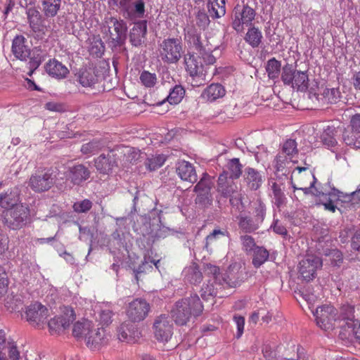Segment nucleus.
<instances>
[{
  "label": "nucleus",
  "instance_id": "35",
  "mask_svg": "<svg viewBox=\"0 0 360 360\" xmlns=\"http://www.w3.org/2000/svg\"><path fill=\"white\" fill-rule=\"evenodd\" d=\"M342 140L347 146L352 148L360 149V133L345 128L342 132Z\"/></svg>",
  "mask_w": 360,
  "mask_h": 360
},
{
  "label": "nucleus",
  "instance_id": "60",
  "mask_svg": "<svg viewBox=\"0 0 360 360\" xmlns=\"http://www.w3.org/2000/svg\"><path fill=\"white\" fill-rule=\"evenodd\" d=\"M347 128L360 133V113H356L350 117Z\"/></svg>",
  "mask_w": 360,
  "mask_h": 360
},
{
  "label": "nucleus",
  "instance_id": "52",
  "mask_svg": "<svg viewBox=\"0 0 360 360\" xmlns=\"http://www.w3.org/2000/svg\"><path fill=\"white\" fill-rule=\"evenodd\" d=\"M92 202L89 199H84L81 201L75 202L72 205L74 212L77 213H86L92 207Z\"/></svg>",
  "mask_w": 360,
  "mask_h": 360
},
{
  "label": "nucleus",
  "instance_id": "3",
  "mask_svg": "<svg viewBox=\"0 0 360 360\" xmlns=\"http://www.w3.org/2000/svg\"><path fill=\"white\" fill-rule=\"evenodd\" d=\"M159 56L161 60L167 64H176L181 58L183 44L178 38L169 37L165 39L159 45Z\"/></svg>",
  "mask_w": 360,
  "mask_h": 360
},
{
  "label": "nucleus",
  "instance_id": "15",
  "mask_svg": "<svg viewBox=\"0 0 360 360\" xmlns=\"http://www.w3.org/2000/svg\"><path fill=\"white\" fill-rule=\"evenodd\" d=\"M150 304L143 299H135L129 304L127 315L132 322H140L148 314Z\"/></svg>",
  "mask_w": 360,
  "mask_h": 360
},
{
  "label": "nucleus",
  "instance_id": "6",
  "mask_svg": "<svg viewBox=\"0 0 360 360\" xmlns=\"http://www.w3.org/2000/svg\"><path fill=\"white\" fill-rule=\"evenodd\" d=\"M281 80L285 85L290 86L301 91H306L309 86L307 72L297 70L290 64H286L283 67Z\"/></svg>",
  "mask_w": 360,
  "mask_h": 360
},
{
  "label": "nucleus",
  "instance_id": "63",
  "mask_svg": "<svg viewBox=\"0 0 360 360\" xmlns=\"http://www.w3.org/2000/svg\"><path fill=\"white\" fill-rule=\"evenodd\" d=\"M332 264L335 266H339L343 260L342 254L338 250H333L330 253Z\"/></svg>",
  "mask_w": 360,
  "mask_h": 360
},
{
  "label": "nucleus",
  "instance_id": "13",
  "mask_svg": "<svg viewBox=\"0 0 360 360\" xmlns=\"http://www.w3.org/2000/svg\"><path fill=\"white\" fill-rule=\"evenodd\" d=\"M314 315L317 326L323 330H333L337 322V310L331 305L325 304L318 307Z\"/></svg>",
  "mask_w": 360,
  "mask_h": 360
},
{
  "label": "nucleus",
  "instance_id": "26",
  "mask_svg": "<svg viewBox=\"0 0 360 360\" xmlns=\"http://www.w3.org/2000/svg\"><path fill=\"white\" fill-rule=\"evenodd\" d=\"M46 73L56 79H64L69 74V70L61 62L56 59H50L44 66Z\"/></svg>",
  "mask_w": 360,
  "mask_h": 360
},
{
  "label": "nucleus",
  "instance_id": "64",
  "mask_svg": "<svg viewBox=\"0 0 360 360\" xmlns=\"http://www.w3.org/2000/svg\"><path fill=\"white\" fill-rule=\"evenodd\" d=\"M112 311L109 309L103 310L100 313V321L102 326H108L111 322Z\"/></svg>",
  "mask_w": 360,
  "mask_h": 360
},
{
  "label": "nucleus",
  "instance_id": "28",
  "mask_svg": "<svg viewBox=\"0 0 360 360\" xmlns=\"http://www.w3.org/2000/svg\"><path fill=\"white\" fill-rule=\"evenodd\" d=\"M354 307L349 304H343L340 309L339 314L336 315L337 322L342 328H350L356 321L354 319Z\"/></svg>",
  "mask_w": 360,
  "mask_h": 360
},
{
  "label": "nucleus",
  "instance_id": "32",
  "mask_svg": "<svg viewBox=\"0 0 360 360\" xmlns=\"http://www.w3.org/2000/svg\"><path fill=\"white\" fill-rule=\"evenodd\" d=\"M226 91L220 84H212L202 93L201 96L207 101L212 102L225 95Z\"/></svg>",
  "mask_w": 360,
  "mask_h": 360
},
{
  "label": "nucleus",
  "instance_id": "14",
  "mask_svg": "<svg viewBox=\"0 0 360 360\" xmlns=\"http://www.w3.org/2000/svg\"><path fill=\"white\" fill-rule=\"evenodd\" d=\"M154 334L159 342H168L173 335V323L168 315L161 314L153 323Z\"/></svg>",
  "mask_w": 360,
  "mask_h": 360
},
{
  "label": "nucleus",
  "instance_id": "33",
  "mask_svg": "<svg viewBox=\"0 0 360 360\" xmlns=\"http://www.w3.org/2000/svg\"><path fill=\"white\" fill-rule=\"evenodd\" d=\"M185 89L181 85H175L169 91V95L158 105H162L167 101L171 105H176L179 103L185 96Z\"/></svg>",
  "mask_w": 360,
  "mask_h": 360
},
{
  "label": "nucleus",
  "instance_id": "22",
  "mask_svg": "<svg viewBox=\"0 0 360 360\" xmlns=\"http://www.w3.org/2000/svg\"><path fill=\"white\" fill-rule=\"evenodd\" d=\"M91 176L89 169L83 164H77L70 167L68 170V178L74 185H81L88 180Z\"/></svg>",
  "mask_w": 360,
  "mask_h": 360
},
{
  "label": "nucleus",
  "instance_id": "25",
  "mask_svg": "<svg viewBox=\"0 0 360 360\" xmlns=\"http://www.w3.org/2000/svg\"><path fill=\"white\" fill-rule=\"evenodd\" d=\"M243 177L246 186L252 191L259 189L264 182V176L261 172L250 167L245 169Z\"/></svg>",
  "mask_w": 360,
  "mask_h": 360
},
{
  "label": "nucleus",
  "instance_id": "56",
  "mask_svg": "<svg viewBox=\"0 0 360 360\" xmlns=\"http://www.w3.org/2000/svg\"><path fill=\"white\" fill-rule=\"evenodd\" d=\"M195 22L200 29L205 30L208 27L210 21L209 16L205 12L199 11L195 17Z\"/></svg>",
  "mask_w": 360,
  "mask_h": 360
},
{
  "label": "nucleus",
  "instance_id": "8",
  "mask_svg": "<svg viewBox=\"0 0 360 360\" xmlns=\"http://www.w3.org/2000/svg\"><path fill=\"white\" fill-rule=\"evenodd\" d=\"M316 178L308 167H297L291 174L290 182L294 191L301 190L305 194L310 192V189L316 183Z\"/></svg>",
  "mask_w": 360,
  "mask_h": 360
},
{
  "label": "nucleus",
  "instance_id": "59",
  "mask_svg": "<svg viewBox=\"0 0 360 360\" xmlns=\"http://www.w3.org/2000/svg\"><path fill=\"white\" fill-rule=\"evenodd\" d=\"M8 285V278L4 267L0 265V295L6 292Z\"/></svg>",
  "mask_w": 360,
  "mask_h": 360
},
{
  "label": "nucleus",
  "instance_id": "44",
  "mask_svg": "<svg viewBox=\"0 0 360 360\" xmlns=\"http://www.w3.org/2000/svg\"><path fill=\"white\" fill-rule=\"evenodd\" d=\"M273 197L274 200V204L277 207H281L285 202V196L282 191L281 185L276 182H274L271 186Z\"/></svg>",
  "mask_w": 360,
  "mask_h": 360
},
{
  "label": "nucleus",
  "instance_id": "58",
  "mask_svg": "<svg viewBox=\"0 0 360 360\" xmlns=\"http://www.w3.org/2000/svg\"><path fill=\"white\" fill-rule=\"evenodd\" d=\"M266 215V207L265 205L259 202L255 210V220L257 224L262 223Z\"/></svg>",
  "mask_w": 360,
  "mask_h": 360
},
{
  "label": "nucleus",
  "instance_id": "19",
  "mask_svg": "<svg viewBox=\"0 0 360 360\" xmlns=\"http://www.w3.org/2000/svg\"><path fill=\"white\" fill-rule=\"evenodd\" d=\"M117 155L113 150L107 154H101L94 159V166L100 174H109L115 167H117Z\"/></svg>",
  "mask_w": 360,
  "mask_h": 360
},
{
  "label": "nucleus",
  "instance_id": "2",
  "mask_svg": "<svg viewBox=\"0 0 360 360\" xmlns=\"http://www.w3.org/2000/svg\"><path fill=\"white\" fill-rule=\"evenodd\" d=\"M205 271L210 279L208 283L204 284L200 290L201 297L205 300L214 297L217 294V288L214 287L213 283H210L211 279L214 281L216 285L223 288H231L236 285L234 282L230 281L229 276L226 273H221L219 268L215 265L207 264Z\"/></svg>",
  "mask_w": 360,
  "mask_h": 360
},
{
  "label": "nucleus",
  "instance_id": "12",
  "mask_svg": "<svg viewBox=\"0 0 360 360\" xmlns=\"http://www.w3.org/2000/svg\"><path fill=\"white\" fill-rule=\"evenodd\" d=\"M104 24L108 26L110 38L114 46H122L127 38V27L123 20L115 17H106Z\"/></svg>",
  "mask_w": 360,
  "mask_h": 360
},
{
  "label": "nucleus",
  "instance_id": "27",
  "mask_svg": "<svg viewBox=\"0 0 360 360\" xmlns=\"http://www.w3.org/2000/svg\"><path fill=\"white\" fill-rule=\"evenodd\" d=\"M340 192L333 188L328 193L316 192L315 195L320 197V202L324 206L325 210L331 212H335L337 209L335 202L340 200Z\"/></svg>",
  "mask_w": 360,
  "mask_h": 360
},
{
  "label": "nucleus",
  "instance_id": "23",
  "mask_svg": "<svg viewBox=\"0 0 360 360\" xmlns=\"http://www.w3.org/2000/svg\"><path fill=\"white\" fill-rule=\"evenodd\" d=\"M117 337L120 341L134 343L140 338V333L133 323L124 322L118 328Z\"/></svg>",
  "mask_w": 360,
  "mask_h": 360
},
{
  "label": "nucleus",
  "instance_id": "1",
  "mask_svg": "<svg viewBox=\"0 0 360 360\" xmlns=\"http://www.w3.org/2000/svg\"><path fill=\"white\" fill-rule=\"evenodd\" d=\"M203 305L198 295L194 294L177 301L172 310V317L176 325H186L191 317L201 315Z\"/></svg>",
  "mask_w": 360,
  "mask_h": 360
},
{
  "label": "nucleus",
  "instance_id": "34",
  "mask_svg": "<svg viewBox=\"0 0 360 360\" xmlns=\"http://www.w3.org/2000/svg\"><path fill=\"white\" fill-rule=\"evenodd\" d=\"M225 0H209L207 8L210 15L213 18H219L226 13Z\"/></svg>",
  "mask_w": 360,
  "mask_h": 360
},
{
  "label": "nucleus",
  "instance_id": "57",
  "mask_svg": "<svg viewBox=\"0 0 360 360\" xmlns=\"http://www.w3.org/2000/svg\"><path fill=\"white\" fill-rule=\"evenodd\" d=\"M63 314L60 316L64 319V325L70 326V325L75 320V313L70 307H64L63 310Z\"/></svg>",
  "mask_w": 360,
  "mask_h": 360
},
{
  "label": "nucleus",
  "instance_id": "48",
  "mask_svg": "<svg viewBox=\"0 0 360 360\" xmlns=\"http://www.w3.org/2000/svg\"><path fill=\"white\" fill-rule=\"evenodd\" d=\"M324 102L327 103H336L340 98V91L338 88H326L322 94Z\"/></svg>",
  "mask_w": 360,
  "mask_h": 360
},
{
  "label": "nucleus",
  "instance_id": "18",
  "mask_svg": "<svg viewBox=\"0 0 360 360\" xmlns=\"http://www.w3.org/2000/svg\"><path fill=\"white\" fill-rule=\"evenodd\" d=\"M28 23L30 29L34 33L45 34L46 32L51 29L49 25L45 24L46 20L35 7L28 8L26 11Z\"/></svg>",
  "mask_w": 360,
  "mask_h": 360
},
{
  "label": "nucleus",
  "instance_id": "30",
  "mask_svg": "<svg viewBox=\"0 0 360 360\" xmlns=\"http://www.w3.org/2000/svg\"><path fill=\"white\" fill-rule=\"evenodd\" d=\"M147 32V23L146 20L139 21L134 24L131 30L129 38L131 44L134 46H140L143 41Z\"/></svg>",
  "mask_w": 360,
  "mask_h": 360
},
{
  "label": "nucleus",
  "instance_id": "51",
  "mask_svg": "<svg viewBox=\"0 0 360 360\" xmlns=\"http://www.w3.org/2000/svg\"><path fill=\"white\" fill-rule=\"evenodd\" d=\"M240 240L243 245V250L248 254H251L255 248L257 247L255 239L248 235L242 236Z\"/></svg>",
  "mask_w": 360,
  "mask_h": 360
},
{
  "label": "nucleus",
  "instance_id": "7",
  "mask_svg": "<svg viewBox=\"0 0 360 360\" xmlns=\"http://www.w3.org/2000/svg\"><path fill=\"white\" fill-rule=\"evenodd\" d=\"M256 11L243 1L237 4L232 13V27L238 32H242L245 27H250L255 18Z\"/></svg>",
  "mask_w": 360,
  "mask_h": 360
},
{
  "label": "nucleus",
  "instance_id": "36",
  "mask_svg": "<svg viewBox=\"0 0 360 360\" xmlns=\"http://www.w3.org/2000/svg\"><path fill=\"white\" fill-rule=\"evenodd\" d=\"M42 11L46 18L56 16L60 8L61 0H42Z\"/></svg>",
  "mask_w": 360,
  "mask_h": 360
},
{
  "label": "nucleus",
  "instance_id": "54",
  "mask_svg": "<svg viewBox=\"0 0 360 360\" xmlns=\"http://www.w3.org/2000/svg\"><path fill=\"white\" fill-rule=\"evenodd\" d=\"M8 349L7 355L8 360H19L20 357V353L18 350L16 343L14 341H8Z\"/></svg>",
  "mask_w": 360,
  "mask_h": 360
},
{
  "label": "nucleus",
  "instance_id": "9",
  "mask_svg": "<svg viewBox=\"0 0 360 360\" xmlns=\"http://www.w3.org/2000/svg\"><path fill=\"white\" fill-rule=\"evenodd\" d=\"M212 186L213 182L210 176L207 173H205L194 187L193 191L197 193L195 202L200 208L205 209L212 204V196L211 194Z\"/></svg>",
  "mask_w": 360,
  "mask_h": 360
},
{
  "label": "nucleus",
  "instance_id": "24",
  "mask_svg": "<svg viewBox=\"0 0 360 360\" xmlns=\"http://www.w3.org/2000/svg\"><path fill=\"white\" fill-rule=\"evenodd\" d=\"M105 336V330L103 328H94L93 324L85 333L84 340L86 345L91 349H97L103 344Z\"/></svg>",
  "mask_w": 360,
  "mask_h": 360
},
{
  "label": "nucleus",
  "instance_id": "4",
  "mask_svg": "<svg viewBox=\"0 0 360 360\" xmlns=\"http://www.w3.org/2000/svg\"><path fill=\"white\" fill-rule=\"evenodd\" d=\"M56 176L51 169L40 168L35 170L30 176L28 186L35 193L49 191L56 184Z\"/></svg>",
  "mask_w": 360,
  "mask_h": 360
},
{
  "label": "nucleus",
  "instance_id": "31",
  "mask_svg": "<svg viewBox=\"0 0 360 360\" xmlns=\"http://www.w3.org/2000/svg\"><path fill=\"white\" fill-rule=\"evenodd\" d=\"M25 38L22 35L16 36L12 43L13 55L21 60H25L30 55V49L25 45Z\"/></svg>",
  "mask_w": 360,
  "mask_h": 360
},
{
  "label": "nucleus",
  "instance_id": "20",
  "mask_svg": "<svg viewBox=\"0 0 360 360\" xmlns=\"http://www.w3.org/2000/svg\"><path fill=\"white\" fill-rule=\"evenodd\" d=\"M184 59L185 69L189 75L193 79L200 78L205 82V75L202 72L203 65L198 58L193 53H187L184 55Z\"/></svg>",
  "mask_w": 360,
  "mask_h": 360
},
{
  "label": "nucleus",
  "instance_id": "11",
  "mask_svg": "<svg viewBox=\"0 0 360 360\" xmlns=\"http://www.w3.org/2000/svg\"><path fill=\"white\" fill-rule=\"evenodd\" d=\"M188 42L193 44L206 64L213 65L216 62V58L212 54L215 47L207 39L202 40L200 35L195 31L192 33L188 32Z\"/></svg>",
  "mask_w": 360,
  "mask_h": 360
},
{
  "label": "nucleus",
  "instance_id": "62",
  "mask_svg": "<svg viewBox=\"0 0 360 360\" xmlns=\"http://www.w3.org/2000/svg\"><path fill=\"white\" fill-rule=\"evenodd\" d=\"M233 320L237 326L236 337H237V338H239L241 337V335L243 333L244 326H245V318L242 316L235 315L233 316Z\"/></svg>",
  "mask_w": 360,
  "mask_h": 360
},
{
  "label": "nucleus",
  "instance_id": "40",
  "mask_svg": "<svg viewBox=\"0 0 360 360\" xmlns=\"http://www.w3.org/2000/svg\"><path fill=\"white\" fill-rule=\"evenodd\" d=\"M18 196L11 191H7L0 194V206L6 210L18 205Z\"/></svg>",
  "mask_w": 360,
  "mask_h": 360
},
{
  "label": "nucleus",
  "instance_id": "21",
  "mask_svg": "<svg viewBox=\"0 0 360 360\" xmlns=\"http://www.w3.org/2000/svg\"><path fill=\"white\" fill-rule=\"evenodd\" d=\"M234 179L229 177L228 172L223 171L217 180V191L224 198L231 197L237 191Z\"/></svg>",
  "mask_w": 360,
  "mask_h": 360
},
{
  "label": "nucleus",
  "instance_id": "38",
  "mask_svg": "<svg viewBox=\"0 0 360 360\" xmlns=\"http://www.w3.org/2000/svg\"><path fill=\"white\" fill-rule=\"evenodd\" d=\"M229 177L238 179L242 174L243 165L239 158H234L229 160L226 165Z\"/></svg>",
  "mask_w": 360,
  "mask_h": 360
},
{
  "label": "nucleus",
  "instance_id": "43",
  "mask_svg": "<svg viewBox=\"0 0 360 360\" xmlns=\"http://www.w3.org/2000/svg\"><path fill=\"white\" fill-rule=\"evenodd\" d=\"M139 80L141 84L146 88H153L158 82V77L155 73L150 72L148 70H143L140 74Z\"/></svg>",
  "mask_w": 360,
  "mask_h": 360
},
{
  "label": "nucleus",
  "instance_id": "50",
  "mask_svg": "<svg viewBox=\"0 0 360 360\" xmlns=\"http://www.w3.org/2000/svg\"><path fill=\"white\" fill-rule=\"evenodd\" d=\"M238 225L243 231L247 233L254 231L258 227V224H255L252 219L249 217H241Z\"/></svg>",
  "mask_w": 360,
  "mask_h": 360
},
{
  "label": "nucleus",
  "instance_id": "10",
  "mask_svg": "<svg viewBox=\"0 0 360 360\" xmlns=\"http://www.w3.org/2000/svg\"><path fill=\"white\" fill-rule=\"evenodd\" d=\"M298 154L297 144L293 139H288L282 146L281 150L274 159V167L277 172H283L291 162H295L294 158Z\"/></svg>",
  "mask_w": 360,
  "mask_h": 360
},
{
  "label": "nucleus",
  "instance_id": "39",
  "mask_svg": "<svg viewBox=\"0 0 360 360\" xmlns=\"http://www.w3.org/2000/svg\"><path fill=\"white\" fill-rule=\"evenodd\" d=\"M252 256V264L255 268L260 267L269 258V251L264 247L257 246L250 254Z\"/></svg>",
  "mask_w": 360,
  "mask_h": 360
},
{
  "label": "nucleus",
  "instance_id": "61",
  "mask_svg": "<svg viewBox=\"0 0 360 360\" xmlns=\"http://www.w3.org/2000/svg\"><path fill=\"white\" fill-rule=\"evenodd\" d=\"M273 231L283 237L288 235V231L285 226H283L278 219L274 220L273 224L271 226Z\"/></svg>",
  "mask_w": 360,
  "mask_h": 360
},
{
  "label": "nucleus",
  "instance_id": "16",
  "mask_svg": "<svg viewBox=\"0 0 360 360\" xmlns=\"http://www.w3.org/2000/svg\"><path fill=\"white\" fill-rule=\"evenodd\" d=\"M25 316L30 324L39 326L46 321L49 316V310L44 305L35 302L27 307Z\"/></svg>",
  "mask_w": 360,
  "mask_h": 360
},
{
  "label": "nucleus",
  "instance_id": "41",
  "mask_svg": "<svg viewBox=\"0 0 360 360\" xmlns=\"http://www.w3.org/2000/svg\"><path fill=\"white\" fill-rule=\"evenodd\" d=\"M262 39L261 31L255 27L248 29L245 39L253 48L258 47Z\"/></svg>",
  "mask_w": 360,
  "mask_h": 360
},
{
  "label": "nucleus",
  "instance_id": "53",
  "mask_svg": "<svg viewBox=\"0 0 360 360\" xmlns=\"http://www.w3.org/2000/svg\"><path fill=\"white\" fill-rule=\"evenodd\" d=\"M64 322L65 321L63 317L56 316L49 321V329L55 332L60 331V330H65L69 326L64 325Z\"/></svg>",
  "mask_w": 360,
  "mask_h": 360
},
{
  "label": "nucleus",
  "instance_id": "45",
  "mask_svg": "<svg viewBox=\"0 0 360 360\" xmlns=\"http://www.w3.org/2000/svg\"><path fill=\"white\" fill-rule=\"evenodd\" d=\"M335 128L328 127L321 135L323 143L328 148H333L336 146L337 141L334 136Z\"/></svg>",
  "mask_w": 360,
  "mask_h": 360
},
{
  "label": "nucleus",
  "instance_id": "37",
  "mask_svg": "<svg viewBox=\"0 0 360 360\" xmlns=\"http://www.w3.org/2000/svg\"><path fill=\"white\" fill-rule=\"evenodd\" d=\"M79 82L84 87H91L97 83L98 76L94 70L85 69L81 71Z\"/></svg>",
  "mask_w": 360,
  "mask_h": 360
},
{
  "label": "nucleus",
  "instance_id": "5",
  "mask_svg": "<svg viewBox=\"0 0 360 360\" xmlns=\"http://www.w3.org/2000/svg\"><path fill=\"white\" fill-rule=\"evenodd\" d=\"M30 220V210L22 204L13 206L4 212V222L10 229L17 230L25 226Z\"/></svg>",
  "mask_w": 360,
  "mask_h": 360
},
{
  "label": "nucleus",
  "instance_id": "17",
  "mask_svg": "<svg viewBox=\"0 0 360 360\" xmlns=\"http://www.w3.org/2000/svg\"><path fill=\"white\" fill-rule=\"evenodd\" d=\"M322 266V260L315 256H309L300 262L299 273L304 280L309 281L315 278L317 269Z\"/></svg>",
  "mask_w": 360,
  "mask_h": 360
},
{
  "label": "nucleus",
  "instance_id": "55",
  "mask_svg": "<svg viewBox=\"0 0 360 360\" xmlns=\"http://www.w3.org/2000/svg\"><path fill=\"white\" fill-rule=\"evenodd\" d=\"M202 274L198 266H191L188 269V280L191 283L198 284L201 282Z\"/></svg>",
  "mask_w": 360,
  "mask_h": 360
},
{
  "label": "nucleus",
  "instance_id": "47",
  "mask_svg": "<svg viewBox=\"0 0 360 360\" xmlns=\"http://www.w3.org/2000/svg\"><path fill=\"white\" fill-rule=\"evenodd\" d=\"M165 160L166 158L164 155H157L152 156L151 158H148L145 164L148 169L150 171H154L162 167Z\"/></svg>",
  "mask_w": 360,
  "mask_h": 360
},
{
  "label": "nucleus",
  "instance_id": "29",
  "mask_svg": "<svg viewBox=\"0 0 360 360\" xmlns=\"http://www.w3.org/2000/svg\"><path fill=\"white\" fill-rule=\"evenodd\" d=\"M176 172L183 181L194 183L197 181V174L193 165L188 161L182 160L178 162Z\"/></svg>",
  "mask_w": 360,
  "mask_h": 360
},
{
  "label": "nucleus",
  "instance_id": "46",
  "mask_svg": "<svg viewBox=\"0 0 360 360\" xmlns=\"http://www.w3.org/2000/svg\"><path fill=\"white\" fill-rule=\"evenodd\" d=\"M103 146L99 140H93L83 144L81 147V152L84 155H91L101 150Z\"/></svg>",
  "mask_w": 360,
  "mask_h": 360
},
{
  "label": "nucleus",
  "instance_id": "42",
  "mask_svg": "<svg viewBox=\"0 0 360 360\" xmlns=\"http://www.w3.org/2000/svg\"><path fill=\"white\" fill-rule=\"evenodd\" d=\"M281 63L280 61L273 58L267 61L266 70L268 77L274 79L278 77L281 72Z\"/></svg>",
  "mask_w": 360,
  "mask_h": 360
},
{
  "label": "nucleus",
  "instance_id": "49",
  "mask_svg": "<svg viewBox=\"0 0 360 360\" xmlns=\"http://www.w3.org/2000/svg\"><path fill=\"white\" fill-rule=\"evenodd\" d=\"M92 323L89 321H85L84 322H77L74 326L72 330V334L75 337L77 338H85V333L88 332V330L91 328V325Z\"/></svg>",
  "mask_w": 360,
  "mask_h": 360
}]
</instances>
